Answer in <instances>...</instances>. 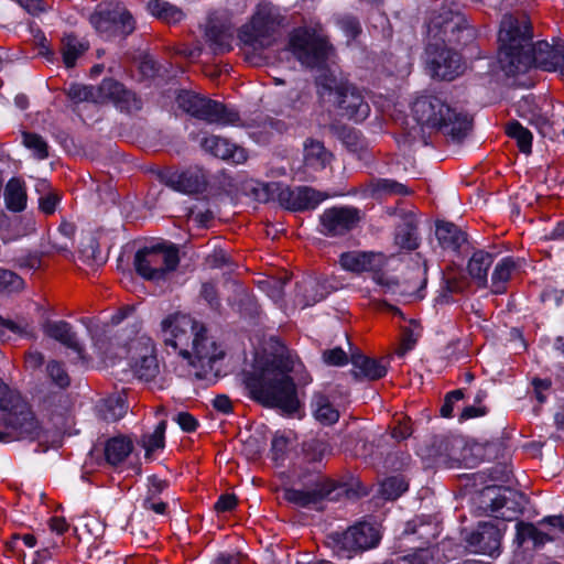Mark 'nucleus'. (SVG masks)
Segmentation results:
<instances>
[{"label": "nucleus", "mask_w": 564, "mask_h": 564, "mask_svg": "<svg viewBox=\"0 0 564 564\" xmlns=\"http://www.w3.org/2000/svg\"><path fill=\"white\" fill-rule=\"evenodd\" d=\"M532 25L525 14H505L498 33V63L507 76L525 73L533 65L564 76V41L532 43Z\"/></svg>", "instance_id": "nucleus-1"}, {"label": "nucleus", "mask_w": 564, "mask_h": 564, "mask_svg": "<svg viewBox=\"0 0 564 564\" xmlns=\"http://www.w3.org/2000/svg\"><path fill=\"white\" fill-rule=\"evenodd\" d=\"M427 45L429 68L433 77L443 80H453L464 70L462 56L449 45H466L474 39V31L467 24L456 2L444 1L440 12L435 14L429 25Z\"/></svg>", "instance_id": "nucleus-2"}, {"label": "nucleus", "mask_w": 564, "mask_h": 564, "mask_svg": "<svg viewBox=\"0 0 564 564\" xmlns=\"http://www.w3.org/2000/svg\"><path fill=\"white\" fill-rule=\"evenodd\" d=\"M293 368V357L288 354L275 356L261 371L248 373L245 386L249 397L264 406L295 413L301 403L296 386L289 376Z\"/></svg>", "instance_id": "nucleus-3"}, {"label": "nucleus", "mask_w": 564, "mask_h": 564, "mask_svg": "<svg viewBox=\"0 0 564 564\" xmlns=\"http://www.w3.org/2000/svg\"><path fill=\"white\" fill-rule=\"evenodd\" d=\"M43 429L21 393L0 379V442L40 440Z\"/></svg>", "instance_id": "nucleus-4"}, {"label": "nucleus", "mask_w": 564, "mask_h": 564, "mask_svg": "<svg viewBox=\"0 0 564 564\" xmlns=\"http://www.w3.org/2000/svg\"><path fill=\"white\" fill-rule=\"evenodd\" d=\"M413 117L423 127L433 128L460 142L471 128L469 116L448 105L438 95H422L412 105Z\"/></svg>", "instance_id": "nucleus-5"}, {"label": "nucleus", "mask_w": 564, "mask_h": 564, "mask_svg": "<svg viewBox=\"0 0 564 564\" xmlns=\"http://www.w3.org/2000/svg\"><path fill=\"white\" fill-rule=\"evenodd\" d=\"M289 47L295 58L308 68H322L333 51L318 21H310L294 29L290 34Z\"/></svg>", "instance_id": "nucleus-6"}, {"label": "nucleus", "mask_w": 564, "mask_h": 564, "mask_svg": "<svg viewBox=\"0 0 564 564\" xmlns=\"http://www.w3.org/2000/svg\"><path fill=\"white\" fill-rule=\"evenodd\" d=\"M286 23V17L279 7L263 2L257 7L250 21L239 29L238 37L245 46L264 50L273 45L275 35Z\"/></svg>", "instance_id": "nucleus-7"}, {"label": "nucleus", "mask_w": 564, "mask_h": 564, "mask_svg": "<svg viewBox=\"0 0 564 564\" xmlns=\"http://www.w3.org/2000/svg\"><path fill=\"white\" fill-rule=\"evenodd\" d=\"M319 94H334L335 104L341 117L355 122L364 121L370 113V107L362 93L352 84L339 80L330 73H323L316 78Z\"/></svg>", "instance_id": "nucleus-8"}, {"label": "nucleus", "mask_w": 564, "mask_h": 564, "mask_svg": "<svg viewBox=\"0 0 564 564\" xmlns=\"http://www.w3.org/2000/svg\"><path fill=\"white\" fill-rule=\"evenodd\" d=\"M178 107L189 116L217 126H239V112L225 104L196 93L183 90L178 94Z\"/></svg>", "instance_id": "nucleus-9"}, {"label": "nucleus", "mask_w": 564, "mask_h": 564, "mask_svg": "<svg viewBox=\"0 0 564 564\" xmlns=\"http://www.w3.org/2000/svg\"><path fill=\"white\" fill-rule=\"evenodd\" d=\"M381 540L379 530L362 521L341 532L327 535V545L338 558H352L355 555L376 547Z\"/></svg>", "instance_id": "nucleus-10"}, {"label": "nucleus", "mask_w": 564, "mask_h": 564, "mask_svg": "<svg viewBox=\"0 0 564 564\" xmlns=\"http://www.w3.org/2000/svg\"><path fill=\"white\" fill-rule=\"evenodd\" d=\"M137 273L148 281H165L180 263L178 249L173 246L156 245L144 247L134 256Z\"/></svg>", "instance_id": "nucleus-11"}, {"label": "nucleus", "mask_w": 564, "mask_h": 564, "mask_svg": "<svg viewBox=\"0 0 564 564\" xmlns=\"http://www.w3.org/2000/svg\"><path fill=\"white\" fill-rule=\"evenodd\" d=\"M522 495L507 487L487 486L479 495V508L503 521H512L522 509Z\"/></svg>", "instance_id": "nucleus-12"}, {"label": "nucleus", "mask_w": 564, "mask_h": 564, "mask_svg": "<svg viewBox=\"0 0 564 564\" xmlns=\"http://www.w3.org/2000/svg\"><path fill=\"white\" fill-rule=\"evenodd\" d=\"M304 489L286 488L283 498L297 507L310 508L321 503L335 490V482L319 473H310L299 476Z\"/></svg>", "instance_id": "nucleus-13"}, {"label": "nucleus", "mask_w": 564, "mask_h": 564, "mask_svg": "<svg viewBox=\"0 0 564 564\" xmlns=\"http://www.w3.org/2000/svg\"><path fill=\"white\" fill-rule=\"evenodd\" d=\"M199 326L189 315L176 312L162 319L160 334L165 346L182 357H191L189 340Z\"/></svg>", "instance_id": "nucleus-14"}, {"label": "nucleus", "mask_w": 564, "mask_h": 564, "mask_svg": "<svg viewBox=\"0 0 564 564\" xmlns=\"http://www.w3.org/2000/svg\"><path fill=\"white\" fill-rule=\"evenodd\" d=\"M189 348L191 357L183 358L197 369L195 376L199 379L205 378L213 370L214 364L224 357V351L213 338L207 336L203 325L189 340Z\"/></svg>", "instance_id": "nucleus-15"}, {"label": "nucleus", "mask_w": 564, "mask_h": 564, "mask_svg": "<svg viewBox=\"0 0 564 564\" xmlns=\"http://www.w3.org/2000/svg\"><path fill=\"white\" fill-rule=\"evenodd\" d=\"M90 23L105 39L128 36L135 29L132 14L120 6L102 8L90 17Z\"/></svg>", "instance_id": "nucleus-16"}, {"label": "nucleus", "mask_w": 564, "mask_h": 564, "mask_svg": "<svg viewBox=\"0 0 564 564\" xmlns=\"http://www.w3.org/2000/svg\"><path fill=\"white\" fill-rule=\"evenodd\" d=\"M129 351L130 368L134 377L141 381H152L160 372L155 347L148 337H139L131 341Z\"/></svg>", "instance_id": "nucleus-17"}, {"label": "nucleus", "mask_w": 564, "mask_h": 564, "mask_svg": "<svg viewBox=\"0 0 564 564\" xmlns=\"http://www.w3.org/2000/svg\"><path fill=\"white\" fill-rule=\"evenodd\" d=\"M361 220V213L352 206L326 208L319 216V231L328 237H340L354 230Z\"/></svg>", "instance_id": "nucleus-18"}, {"label": "nucleus", "mask_w": 564, "mask_h": 564, "mask_svg": "<svg viewBox=\"0 0 564 564\" xmlns=\"http://www.w3.org/2000/svg\"><path fill=\"white\" fill-rule=\"evenodd\" d=\"M329 197L327 193L319 192L308 186L279 188L278 200L281 206L293 212L315 209L321 203Z\"/></svg>", "instance_id": "nucleus-19"}, {"label": "nucleus", "mask_w": 564, "mask_h": 564, "mask_svg": "<svg viewBox=\"0 0 564 564\" xmlns=\"http://www.w3.org/2000/svg\"><path fill=\"white\" fill-rule=\"evenodd\" d=\"M162 181L170 188L189 195L203 193L208 183L206 172L199 166L166 172L162 175Z\"/></svg>", "instance_id": "nucleus-20"}, {"label": "nucleus", "mask_w": 564, "mask_h": 564, "mask_svg": "<svg viewBox=\"0 0 564 564\" xmlns=\"http://www.w3.org/2000/svg\"><path fill=\"white\" fill-rule=\"evenodd\" d=\"M501 539L500 528L492 522H479L477 529L466 538V541L475 553L494 556L499 552Z\"/></svg>", "instance_id": "nucleus-21"}, {"label": "nucleus", "mask_w": 564, "mask_h": 564, "mask_svg": "<svg viewBox=\"0 0 564 564\" xmlns=\"http://www.w3.org/2000/svg\"><path fill=\"white\" fill-rule=\"evenodd\" d=\"M101 90L104 93L102 104L112 102L120 111L133 112L142 108V100L115 79H104Z\"/></svg>", "instance_id": "nucleus-22"}, {"label": "nucleus", "mask_w": 564, "mask_h": 564, "mask_svg": "<svg viewBox=\"0 0 564 564\" xmlns=\"http://www.w3.org/2000/svg\"><path fill=\"white\" fill-rule=\"evenodd\" d=\"M549 107L545 98L527 95L517 102L516 110L519 117L527 119L530 124L543 132L549 127Z\"/></svg>", "instance_id": "nucleus-23"}, {"label": "nucleus", "mask_w": 564, "mask_h": 564, "mask_svg": "<svg viewBox=\"0 0 564 564\" xmlns=\"http://www.w3.org/2000/svg\"><path fill=\"white\" fill-rule=\"evenodd\" d=\"M202 148L212 155L235 164L245 163L248 159L243 148L231 143L219 135H209L202 140Z\"/></svg>", "instance_id": "nucleus-24"}, {"label": "nucleus", "mask_w": 564, "mask_h": 564, "mask_svg": "<svg viewBox=\"0 0 564 564\" xmlns=\"http://www.w3.org/2000/svg\"><path fill=\"white\" fill-rule=\"evenodd\" d=\"M352 375L357 380H379L387 375L388 360L384 358L376 359L365 356L360 352L351 355Z\"/></svg>", "instance_id": "nucleus-25"}, {"label": "nucleus", "mask_w": 564, "mask_h": 564, "mask_svg": "<svg viewBox=\"0 0 564 564\" xmlns=\"http://www.w3.org/2000/svg\"><path fill=\"white\" fill-rule=\"evenodd\" d=\"M339 263L344 270L354 273L378 271L383 265V256L375 252L348 251L340 254Z\"/></svg>", "instance_id": "nucleus-26"}, {"label": "nucleus", "mask_w": 564, "mask_h": 564, "mask_svg": "<svg viewBox=\"0 0 564 564\" xmlns=\"http://www.w3.org/2000/svg\"><path fill=\"white\" fill-rule=\"evenodd\" d=\"M43 330L48 337L59 341L66 348L76 352L78 359H85V348L78 340L77 335L69 323L65 321L47 322L44 325Z\"/></svg>", "instance_id": "nucleus-27"}, {"label": "nucleus", "mask_w": 564, "mask_h": 564, "mask_svg": "<svg viewBox=\"0 0 564 564\" xmlns=\"http://www.w3.org/2000/svg\"><path fill=\"white\" fill-rule=\"evenodd\" d=\"M433 445L438 447V453L435 455V462L438 464L453 468L466 458L463 454V451H466L464 441L459 437H435Z\"/></svg>", "instance_id": "nucleus-28"}, {"label": "nucleus", "mask_w": 564, "mask_h": 564, "mask_svg": "<svg viewBox=\"0 0 564 564\" xmlns=\"http://www.w3.org/2000/svg\"><path fill=\"white\" fill-rule=\"evenodd\" d=\"M205 35L215 54L231 50L232 32L230 24L210 18L207 22Z\"/></svg>", "instance_id": "nucleus-29"}, {"label": "nucleus", "mask_w": 564, "mask_h": 564, "mask_svg": "<svg viewBox=\"0 0 564 564\" xmlns=\"http://www.w3.org/2000/svg\"><path fill=\"white\" fill-rule=\"evenodd\" d=\"M494 262L492 253L485 250H477L468 261L467 270L471 279L479 288L488 284V270Z\"/></svg>", "instance_id": "nucleus-30"}, {"label": "nucleus", "mask_w": 564, "mask_h": 564, "mask_svg": "<svg viewBox=\"0 0 564 564\" xmlns=\"http://www.w3.org/2000/svg\"><path fill=\"white\" fill-rule=\"evenodd\" d=\"M133 449L132 441L126 436H115L105 444V458L111 466L123 463Z\"/></svg>", "instance_id": "nucleus-31"}, {"label": "nucleus", "mask_w": 564, "mask_h": 564, "mask_svg": "<svg viewBox=\"0 0 564 564\" xmlns=\"http://www.w3.org/2000/svg\"><path fill=\"white\" fill-rule=\"evenodd\" d=\"M368 192L371 197L408 196L413 193L405 184L391 178H373L368 184Z\"/></svg>", "instance_id": "nucleus-32"}, {"label": "nucleus", "mask_w": 564, "mask_h": 564, "mask_svg": "<svg viewBox=\"0 0 564 564\" xmlns=\"http://www.w3.org/2000/svg\"><path fill=\"white\" fill-rule=\"evenodd\" d=\"M299 303L303 306H311L324 300L327 295L326 286L324 283L315 279H303L296 284Z\"/></svg>", "instance_id": "nucleus-33"}, {"label": "nucleus", "mask_w": 564, "mask_h": 564, "mask_svg": "<svg viewBox=\"0 0 564 564\" xmlns=\"http://www.w3.org/2000/svg\"><path fill=\"white\" fill-rule=\"evenodd\" d=\"M332 154L319 141L310 139L304 143V163L315 171L323 170L330 162Z\"/></svg>", "instance_id": "nucleus-34"}, {"label": "nucleus", "mask_w": 564, "mask_h": 564, "mask_svg": "<svg viewBox=\"0 0 564 564\" xmlns=\"http://www.w3.org/2000/svg\"><path fill=\"white\" fill-rule=\"evenodd\" d=\"M436 237L444 249L458 251L466 242V234L452 223H441L436 226Z\"/></svg>", "instance_id": "nucleus-35"}, {"label": "nucleus", "mask_w": 564, "mask_h": 564, "mask_svg": "<svg viewBox=\"0 0 564 564\" xmlns=\"http://www.w3.org/2000/svg\"><path fill=\"white\" fill-rule=\"evenodd\" d=\"M312 411L316 421L323 425H333L339 419V411L323 393H315L312 399Z\"/></svg>", "instance_id": "nucleus-36"}, {"label": "nucleus", "mask_w": 564, "mask_h": 564, "mask_svg": "<svg viewBox=\"0 0 564 564\" xmlns=\"http://www.w3.org/2000/svg\"><path fill=\"white\" fill-rule=\"evenodd\" d=\"M395 243L406 250H414L419 247L417 224L413 216H405L402 224L395 229Z\"/></svg>", "instance_id": "nucleus-37"}, {"label": "nucleus", "mask_w": 564, "mask_h": 564, "mask_svg": "<svg viewBox=\"0 0 564 564\" xmlns=\"http://www.w3.org/2000/svg\"><path fill=\"white\" fill-rule=\"evenodd\" d=\"M149 12L169 24H176L185 18L183 10L165 0H150Z\"/></svg>", "instance_id": "nucleus-38"}, {"label": "nucleus", "mask_w": 564, "mask_h": 564, "mask_svg": "<svg viewBox=\"0 0 564 564\" xmlns=\"http://www.w3.org/2000/svg\"><path fill=\"white\" fill-rule=\"evenodd\" d=\"M8 333L21 338H34L35 327L31 319L23 316L14 319L0 316V336H6Z\"/></svg>", "instance_id": "nucleus-39"}, {"label": "nucleus", "mask_w": 564, "mask_h": 564, "mask_svg": "<svg viewBox=\"0 0 564 564\" xmlns=\"http://www.w3.org/2000/svg\"><path fill=\"white\" fill-rule=\"evenodd\" d=\"M128 411L126 401L120 395L104 399L97 405L98 416L106 422H116L124 416Z\"/></svg>", "instance_id": "nucleus-40"}, {"label": "nucleus", "mask_w": 564, "mask_h": 564, "mask_svg": "<svg viewBox=\"0 0 564 564\" xmlns=\"http://www.w3.org/2000/svg\"><path fill=\"white\" fill-rule=\"evenodd\" d=\"M516 262L511 257H505L496 264L491 275V291L495 294L506 292L507 283L516 270Z\"/></svg>", "instance_id": "nucleus-41"}, {"label": "nucleus", "mask_w": 564, "mask_h": 564, "mask_svg": "<svg viewBox=\"0 0 564 564\" xmlns=\"http://www.w3.org/2000/svg\"><path fill=\"white\" fill-rule=\"evenodd\" d=\"M26 189L19 178H11L4 188L7 208L12 212H22L26 207Z\"/></svg>", "instance_id": "nucleus-42"}, {"label": "nucleus", "mask_w": 564, "mask_h": 564, "mask_svg": "<svg viewBox=\"0 0 564 564\" xmlns=\"http://www.w3.org/2000/svg\"><path fill=\"white\" fill-rule=\"evenodd\" d=\"M67 97L75 104L89 101L94 104H102L104 93L101 84L98 86L70 84L66 89Z\"/></svg>", "instance_id": "nucleus-43"}, {"label": "nucleus", "mask_w": 564, "mask_h": 564, "mask_svg": "<svg viewBox=\"0 0 564 564\" xmlns=\"http://www.w3.org/2000/svg\"><path fill=\"white\" fill-rule=\"evenodd\" d=\"M88 48V45L82 42L75 34H65L62 39V56L63 62L67 68L75 66L76 61Z\"/></svg>", "instance_id": "nucleus-44"}, {"label": "nucleus", "mask_w": 564, "mask_h": 564, "mask_svg": "<svg viewBox=\"0 0 564 564\" xmlns=\"http://www.w3.org/2000/svg\"><path fill=\"white\" fill-rule=\"evenodd\" d=\"M506 133L509 138L516 140L522 153H531L533 135L529 129L523 127L520 122L512 120L506 124Z\"/></svg>", "instance_id": "nucleus-45"}, {"label": "nucleus", "mask_w": 564, "mask_h": 564, "mask_svg": "<svg viewBox=\"0 0 564 564\" xmlns=\"http://www.w3.org/2000/svg\"><path fill=\"white\" fill-rule=\"evenodd\" d=\"M304 457L308 463H321L330 455L332 446L324 440L313 438L303 445Z\"/></svg>", "instance_id": "nucleus-46"}, {"label": "nucleus", "mask_w": 564, "mask_h": 564, "mask_svg": "<svg viewBox=\"0 0 564 564\" xmlns=\"http://www.w3.org/2000/svg\"><path fill=\"white\" fill-rule=\"evenodd\" d=\"M408 490V482L403 477L393 476L384 479L379 489V495L386 500H394Z\"/></svg>", "instance_id": "nucleus-47"}, {"label": "nucleus", "mask_w": 564, "mask_h": 564, "mask_svg": "<svg viewBox=\"0 0 564 564\" xmlns=\"http://www.w3.org/2000/svg\"><path fill=\"white\" fill-rule=\"evenodd\" d=\"M23 145L33 152L35 159L42 161L48 158V144L44 138L35 132H22Z\"/></svg>", "instance_id": "nucleus-48"}, {"label": "nucleus", "mask_w": 564, "mask_h": 564, "mask_svg": "<svg viewBox=\"0 0 564 564\" xmlns=\"http://www.w3.org/2000/svg\"><path fill=\"white\" fill-rule=\"evenodd\" d=\"M467 286L466 279L462 275L456 274H446L444 276V284L442 286V292L437 297V301L441 303L451 302L452 294L462 293Z\"/></svg>", "instance_id": "nucleus-49"}, {"label": "nucleus", "mask_w": 564, "mask_h": 564, "mask_svg": "<svg viewBox=\"0 0 564 564\" xmlns=\"http://www.w3.org/2000/svg\"><path fill=\"white\" fill-rule=\"evenodd\" d=\"M166 431V421L158 423L154 431L142 436V446L145 449V456L150 457L153 452L164 447V435Z\"/></svg>", "instance_id": "nucleus-50"}, {"label": "nucleus", "mask_w": 564, "mask_h": 564, "mask_svg": "<svg viewBox=\"0 0 564 564\" xmlns=\"http://www.w3.org/2000/svg\"><path fill=\"white\" fill-rule=\"evenodd\" d=\"M7 551L13 555L23 556V549H33L36 545V538L32 533H13L4 543Z\"/></svg>", "instance_id": "nucleus-51"}, {"label": "nucleus", "mask_w": 564, "mask_h": 564, "mask_svg": "<svg viewBox=\"0 0 564 564\" xmlns=\"http://www.w3.org/2000/svg\"><path fill=\"white\" fill-rule=\"evenodd\" d=\"M46 371L53 383L64 389L69 386L70 379L63 364L52 360L46 366Z\"/></svg>", "instance_id": "nucleus-52"}, {"label": "nucleus", "mask_w": 564, "mask_h": 564, "mask_svg": "<svg viewBox=\"0 0 564 564\" xmlns=\"http://www.w3.org/2000/svg\"><path fill=\"white\" fill-rule=\"evenodd\" d=\"M23 280L13 271L0 269V292H17L23 289Z\"/></svg>", "instance_id": "nucleus-53"}, {"label": "nucleus", "mask_w": 564, "mask_h": 564, "mask_svg": "<svg viewBox=\"0 0 564 564\" xmlns=\"http://www.w3.org/2000/svg\"><path fill=\"white\" fill-rule=\"evenodd\" d=\"M464 393L462 389L453 390L448 392L444 399V403L441 408V415L443 417H452L454 412L455 403L463 400Z\"/></svg>", "instance_id": "nucleus-54"}, {"label": "nucleus", "mask_w": 564, "mask_h": 564, "mask_svg": "<svg viewBox=\"0 0 564 564\" xmlns=\"http://www.w3.org/2000/svg\"><path fill=\"white\" fill-rule=\"evenodd\" d=\"M433 555L430 549H419L411 554L404 555L399 561L405 564H430Z\"/></svg>", "instance_id": "nucleus-55"}, {"label": "nucleus", "mask_w": 564, "mask_h": 564, "mask_svg": "<svg viewBox=\"0 0 564 564\" xmlns=\"http://www.w3.org/2000/svg\"><path fill=\"white\" fill-rule=\"evenodd\" d=\"M323 360L330 366H344L348 362L347 354L339 347L325 350Z\"/></svg>", "instance_id": "nucleus-56"}, {"label": "nucleus", "mask_w": 564, "mask_h": 564, "mask_svg": "<svg viewBox=\"0 0 564 564\" xmlns=\"http://www.w3.org/2000/svg\"><path fill=\"white\" fill-rule=\"evenodd\" d=\"M58 203V195L54 192H48L39 198V208L45 215H52L55 213Z\"/></svg>", "instance_id": "nucleus-57"}, {"label": "nucleus", "mask_w": 564, "mask_h": 564, "mask_svg": "<svg viewBox=\"0 0 564 564\" xmlns=\"http://www.w3.org/2000/svg\"><path fill=\"white\" fill-rule=\"evenodd\" d=\"M337 23L348 39H356L360 33V24L352 17L341 18Z\"/></svg>", "instance_id": "nucleus-58"}, {"label": "nucleus", "mask_w": 564, "mask_h": 564, "mask_svg": "<svg viewBox=\"0 0 564 564\" xmlns=\"http://www.w3.org/2000/svg\"><path fill=\"white\" fill-rule=\"evenodd\" d=\"M142 508L152 511L155 514L164 516L167 512V503L158 499V497L145 496L142 501Z\"/></svg>", "instance_id": "nucleus-59"}, {"label": "nucleus", "mask_w": 564, "mask_h": 564, "mask_svg": "<svg viewBox=\"0 0 564 564\" xmlns=\"http://www.w3.org/2000/svg\"><path fill=\"white\" fill-rule=\"evenodd\" d=\"M238 500L234 494H223L215 503V510L218 513L232 511L237 507Z\"/></svg>", "instance_id": "nucleus-60"}, {"label": "nucleus", "mask_w": 564, "mask_h": 564, "mask_svg": "<svg viewBox=\"0 0 564 564\" xmlns=\"http://www.w3.org/2000/svg\"><path fill=\"white\" fill-rule=\"evenodd\" d=\"M533 393L540 404L544 403L547 398V392L551 389V381L547 379L535 378L532 381Z\"/></svg>", "instance_id": "nucleus-61"}, {"label": "nucleus", "mask_w": 564, "mask_h": 564, "mask_svg": "<svg viewBox=\"0 0 564 564\" xmlns=\"http://www.w3.org/2000/svg\"><path fill=\"white\" fill-rule=\"evenodd\" d=\"M202 297L208 303V305L213 310H218L220 306L219 299L217 296V291L214 284L212 283H203L200 289Z\"/></svg>", "instance_id": "nucleus-62"}, {"label": "nucleus", "mask_w": 564, "mask_h": 564, "mask_svg": "<svg viewBox=\"0 0 564 564\" xmlns=\"http://www.w3.org/2000/svg\"><path fill=\"white\" fill-rule=\"evenodd\" d=\"M536 534V528L532 523L518 522L516 540L521 545L525 541H530Z\"/></svg>", "instance_id": "nucleus-63"}, {"label": "nucleus", "mask_w": 564, "mask_h": 564, "mask_svg": "<svg viewBox=\"0 0 564 564\" xmlns=\"http://www.w3.org/2000/svg\"><path fill=\"white\" fill-rule=\"evenodd\" d=\"M17 2L32 15H39L48 10L44 0H17Z\"/></svg>", "instance_id": "nucleus-64"}]
</instances>
